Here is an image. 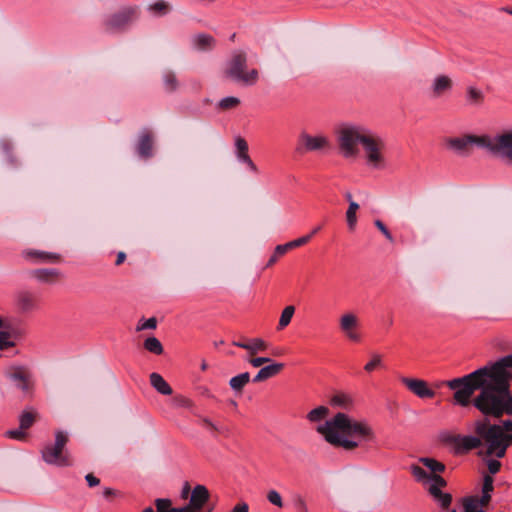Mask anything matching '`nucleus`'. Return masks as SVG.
Returning a JSON list of instances; mask_svg holds the SVG:
<instances>
[{
	"mask_svg": "<svg viewBox=\"0 0 512 512\" xmlns=\"http://www.w3.org/2000/svg\"><path fill=\"white\" fill-rule=\"evenodd\" d=\"M511 381L512 355H507L445 385L455 391V404L467 407L472 403L483 415L500 419L512 416Z\"/></svg>",
	"mask_w": 512,
	"mask_h": 512,
	"instance_id": "obj_1",
	"label": "nucleus"
},
{
	"mask_svg": "<svg viewBox=\"0 0 512 512\" xmlns=\"http://www.w3.org/2000/svg\"><path fill=\"white\" fill-rule=\"evenodd\" d=\"M324 440L335 448L347 452L367 449L377 442L373 425L366 419H357L338 412L316 428Z\"/></svg>",
	"mask_w": 512,
	"mask_h": 512,
	"instance_id": "obj_2",
	"label": "nucleus"
},
{
	"mask_svg": "<svg viewBox=\"0 0 512 512\" xmlns=\"http://www.w3.org/2000/svg\"><path fill=\"white\" fill-rule=\"evenodd\" d=\"M450 149L460 154H469L473 146L488 149L505 164L512 166V129L489 135H464L447 140Z\"/></svg>",
	"mask_w": 512,
	"mask_h": 512,
	"instance_id": "obj_3",
	"label": "nucleus"
},
{
	"mask_svg": "<svg viewBox=\"0 0 512 512\" xmlns=\"http://www.w3.org/2000/svg\"><path fill=\"white\" fill-rule=\"evenodd\" d=\"M475 433L484 438V449L478 452L481 458H503L512 445V434L503 432L499 424H492L488 420L476 421Z\"/></svg>",
	"mask_w": 512,
	"mask_h": 512,
	"instance_id": "obj_4",
	"label": "nucleus"
},
{
	"mask_svg": "<svg viewBox=\"0 0 512 512\" xmlns=\"http://www.w3.org/2000/svg\"><path fill=\"white\" fill-rule=\"evenodd\" d=\"M371 130L355 124H343L337 130V143L340 154L346 159L359 156V145L363 146Z\"/></svg>",
	"mask_w": 512,
	"mask_h": 512,
	"instance_id": "obj_5",
	"label": "nucleus"
},
{
	"mask_svg": "<svg viewBox=\"0 0 512 512\" xmlns=\"http://www.w3.org/2000/svg\"><path fill=\"white\" fill-rule=\"evenodd\" d=\"M362 158L366 167L373 171H384L389 167L388 144L379 134L371 131L362 146Z\"/></svg>",
	"mask_w": 512,
	"mask_h": 512,
	"instance_id": "obj_6",
	"label": "nucleus"
},
{
	"mask_svg": "<svg viewBox=\"0 0 512 512\" xmlns=\"http://www.w3.org/2000/svg\"><path fill=\"white\" fill-rule=\"evenodd\" d=\"M225 75L245 85H254L259 79L257 69L247 70V55L241 50H236L231 54L226 64Z\"/></svg>",
	"mask_w": 512,
	"mask_h": 512,
	"instance_id": "obj_7",
	"label": "nucleus"
},
{
	"mask_svg": "<svg viewBox=\"0 0 512 512\" xmlns=\"http://www.w3.org/2000/svg\"><path fill=\"white\" fill-rule=\"evenodd\" d=\"M209 499V491L203 485L194 487L190 504L183 508H173L172 502L169 499H156L155 506L156 512H197L199 511ZM142 512H155L152 507L145 508Z\"/></svg>",
	"mask_w": 512,
	"mask_h": 512,
	"instance_id": "obj_8",
	"label": "nucleus"
},
{
	"mask_svg": "<svg viewBox=\"0 0 512 512\" xmlns=\"http://www.w3.org/2000/svg\"><path fill=\"white\" fill-rule=\"evenodd\" d=\"M139 17L140 7L138 5H124L103 21V27L109 33L123 31L135 23Z\"/></svg>",
	"mask_w": 512,
	"mask_h": 512,
	"instance_id": "obj_9",
	"label": "nucleus"
},
{
	"mask_svg": "<svg viewBox=\"0 0 512 512\" xmlns=\"http://www.w3.org/2000/svg\"><path fill=\"white\" fill-rule=\"evenodd\" d=\"M67 442L68 436L64 432H56L55 443L53 445H47L42 450L43 460L48 464L60 467L72 465V458L65 449Z\"/></svg>",
	"mask_w": 512,
	"mask_h": 512,
	"instance_id": "obj_10",
	"label": "nucleus"
},
{
	"mask_svg": "<svg viewBox=\"0 0 512 512\" xmlns=\"http://www.w3.org/2000/svg\"><path fill=\"white\" fill-rule=\"evenodd\" d=\"M339 330L352 343H360L362 341L360 319L354 312H345L340 316Z\"/></svg>",
	"mask_w": 512,
	"mask_h": 512,
	"instance_id": "obj_11",
	"label": "nucleus"
},
{
	"mask_svg": "<svg viewBox=\"0 0 512 512\" xmlns=\"http://www.w3.org/2000/svg\"><path fill=\"white\" fill-rule=\"evenodd\" d=\"M5 375L23 394L30 395L33 390V380L30 370L25 366L14 365L5 371Z\"/></svg>",
	"mask_w": 512,
	"mask_h": 512,
	"instance_id": "obj_12",
	"label": "nucleus"
},
{
	"mask_svg": "<svg viewBox=\"0 0 512 512\" xmlns=\"http://www.w3.org/2000/svg\"><path fill=\"white\" fill-rule=\"evenodd\" d=\"M445 440L455 446L459 451L468 452L473 449H484V438L481 435H460L450 434L445 437Z\"/></svg>",
	"mask_w": 512,
	"mask_h": 512,
	"instance_id": "obj_13",
	"label": "nucleus"
},
{
	"mask_svg": "<svg viewBox=\"0 0 512 512\" xmlns=\"http://www.w3.org/2000/svg\"><path fill=\"white\" fill-rule=\"evenodd\" d=\"M454 88V80L447 74H437L430 82L428 92L432 99L449 95Z\"/></svg>",
	"mask_w": 512,
	"mask_h": 512,
	"instance_id": "obj_14",
	"label": "nucleus"
},
{
	"mask_svg": "<svg viewBox=\"0 0 512 512\" xmlns=\"http://www.w3.org/2000/svg\"><path fill=\"white\" fill-rule=\"evenodd\" d=\"M330 146L329 139L322 135H310L308 133H302L299 136V148L305 152L320 151Z\"/></svg>",
	"mask_w": 512,
	"mask_h": 512,
	"instance_id": "obj_15",
	"label": "nucleus"
},
{
	"mask_svg": "<svg viewBox=\"0 0 512 512\" xmlns=\"http://www.w3.org/2000/svg\"><path fill=\"white\" fill-rule=\"evenodd\" d=\"M447 485L445 479L441 476L432 478L427 490L433 499L443 508L446 509L451 505L452 496L449 493H443L441 489Z\"/></svg>",
	"mask_w": 512,
	"mask_h": 512,
	"instance_id": "obj_16",
	"label": "nucleus"
},
{
	"mask_svg": "<svg viewBox=\"0 0 512 512\" xmlns=\"http://www.w3.org/2000/svg\"><path fill=\"white\" fill-rule=\"evenodd\" d=\"M400 381L409 391L419 398H433L435 396V391L432 390L428 383L422 379L401 377Z\"/></svg>",
	"mask_w": 512,
	"mask_h": 512,
	"instance_id": "obj_17",
	"label": "nucleus"
},
{
	"mask_svg": "<svg viewBox=\"0 0 512 512\" xmlns=\"http://www.w3.org/2000/svg\"><path fill=\"white\" fill-rule=\"evenodd\" d=\"M14 302L16 308L23 313L32 312L37 309L38 301L36 295L29 290H19L15 293Z\"/></svg>",
	"mask_w": 512,
	"mask_h": 512,
	"instance_id": "obj_18",
	"label": "nucleus"
},
{
	"mask_svg": "<svg viewBox=\"0 0 512 512\" xmlns=\"http://www.w3.org/2000/svg\"><path fill=\"white\" fill-rule=\"evenodd\" d=\"M23 256L32 263H60L62 257L58 253L46 252L36 249H27L23 252Z\"/></svg>",
	"mask_w": 512,
	"mask_h": 512,
	"instance_id": "obj_19",
	"label": "nucleus"
},
{
	"mask_svg": "<svg viewBox=\"0 0 512 512\" xmlns=\"http://www.w3.org/2000/svg\"><path fill=\"white\" fill-rule=\"evenodd\" d=\"M19 338L17 327L9 320L0 328V350L15 346Z\"/></svg>",
	"mask_w": 512,
	"mask_h": 512,
	"instance_id": "obj_20",
	"label": "nucleus"
},
{
	"mask_svg": "<svg viewBox=\"0 0 512 512\" xmlns=\"http://www.w3.org/2000/svg\"><path fill=\"white\" fill-rule=\"evenodd\" d=\"M191 47L198 52H208L215 48L216 39L207 33H198L190 39Z\"/></svg>",
	"mask_w": 512,
	"mask_h": 512,
	"instance_id": "obj_21",
	"label": "nucleus"
},
{
	"mask_svg": "<svg viewBox=\"0 0 512 512\" xmlns=\"http://www.w3.org/2000/svg\"><path fill=\"white\" fill-rule=\"evenodd\" d=\"M234 346L245 349L250 356L267 351L269 345L261 338H252L244 341H233Z\"/></svg>",
	"mask_w": 512,
	"mask_h": 512,
	"instance_id": "obj_22",
	"label": "nucleus"
},
{
	"mask_svg": "<svg viewBox=\"0 0 512 512\" xmlns=\"http://www.w3.org/2000/svg\"><path fill=\"white\" fill-rule=\"evenodd\" d=\"M235 146L238 159L245 163L251 171L257 173L258 168L248 154V144L246 140L242 137L236 138Z\"/></svg>",
	"mask_w": 512,
	"mask_h": 512,
	"instance_id": "obj_23",
	"label": "nucleus"
},
{
	"mask_svg": "<svg viewBox=\"0 0 512 512\" xmlns=\"http://www.w3.org/2000/svg\"><path fill=\"white\" fill-rule=\"evenodd\" d=\"M32 276L42 283L55 284L61 279L62 274L57 269L41 268L34 270Z\"/></svg>",
	"mask_w": 512,
	"mask_h": 512,
	"instance_id": "obj_24",
	"label": "nucleus"
},
{
	"mask_svg": "<svg viewBox=\"0 0 512 512\" xmlns=\"http://www.w3.org/2000/svg\"><path fill=\"white\" fill-rule=\"evenodd\" d=\"M283 363H271L267 366L262 367L253 378L254 383L263 382L269 378L275 377L284 369Z\"/></svg>",
	"mask_w": 512,
	"mask_h": 512,
	"instance_id": "obj_25",
	"label": "nucleus"
},
{
	"mask_svg": "<svg viewBox=\"0 0 512 512\" xmlns=\"http://www.w3.org/2000/svg\"><path fill=\"white\" fill-rule=\"evenodd\" d=\"M150 384L158 393L162 395L172 394L171 386L159 373L153 372L150 374Z\"/></svg>",
	"mask_w": 512,
	"mask_h": 512,
	"instance_id": "obj_26",
	"label": "nucleus"
},
{
	"mask_svg": "<svg viewBox=\"0 0 512 512\" xmlns=\"http://www.w3.org/2000/svg\"><path fill=\"white\" fill-rule=\"evenodd\" d=\"M329 402L333 407L341 409H350L354 403L352 396L344 392L334 394Z\"/></svg>",
	"mask_w": 512,
	"mask_h": 512,
	"instance_id": "obj_27",
	"label": "nucleus"
},
{
	"mask_svg": "<svg viewBox=\"0 0 512 512\" xmlns=\"http://www.w3.org/2000/svg\"><path fill=\"white\" fill-rule=\"evenodd\" d=\"M494 490V480L493 477L489 474H485L483 476V484H482V495L481 502L482 505H488L491 501V493Z\"/></svg>",
	"mask_w": 512,
	"mask_h": 512,
	"instance_id": "obj_28",
	"label": "nucleus"
},
{
	"mask_svg": "<svg viewBox=\"0 0 512 512\" xmlns=\"http://www.w3.org/2000/svg\"><path fill=\"white\" fill-rule=\"evenodd\" d=\"M484 101V94L482 90L474 87L469 86L466 89V102L470 106H479Z\"/></svg>",
	"mask_w": 512,
	"mask_h": 512,
	"instance_id": "obj_29",
	"label": "nucleus"
},
{
	"mask_svg": "<svg viewBox=\"0 0 512 512\" xmlns=\"http://www.w3.org/2000/svg\"><path fill=\"white\" fill-rule=\"evenodd\" d=\"M250 382V374L244 372L232 377L229 381V385L232 390L237 393H241L243 388Z\"/></svg>",
	"mask_w": 512,
	"mask_h": 512,
	"instance_id": "obj_30",
	"label": "nucleus"
},
{
	"mask_svg": "<svg viewBox=\"0 0 512 512\" xmlns=\"http://www.w3.org/2000/svg\"><path fill=\"white\" fill-rule=\"evenodd\" d=\"M138 153L144 158L152 155V138L149 133L141 135L138 143Z\"/></svg>",
	"mask_w": 512,
	"mask_h": 512,
	"instance_id": "obj_31",
	"label": "nucleus"
},
{
	"mask_svg": "<svg viewBox=\"0 0 512 512\" xmlns=\"http://www.w3.org/2000/svg\"><path fill=\"white\" fill-rule=\"evenodd\" d=\"M147 10L155 16H164L171 11V5L164 0H159L150 4Z\"/></svg>",
	"mask_w": 512,
	"mask_h": 512,
	"instance_id": "obj_32",
	"label": "nucleus"
},
{
	"mask_svg": "<svg viewBox=\"0 0 512 512\" xmlns=\"http://www.w3.org/2000/svg\"><path fill=\"white\" fill-rule=\"evenodd\" d=\"M358 209H359V205L354 201H350L349 207L346 211V220H347L348 228L350 231L355 230V227L357 224L356 213H357Z\"/></svg>",
	"mask_w": 512,
	"mask_h": 512,
	"instance_id": "obj_33",
	"label": "nucleus"
},
{
	"mask_svg": "<svg viewBox=\"0 0 512 512\" xmlns=\"http://www.w3.org/2000/svg\"><path fill=\"white\" fill-rule=\"evenodd\" d=\"M295 313V307L292 305L286 306L280 316L279 323H278V330H283L285 327H287L291 319Z\"/></svg>",
	"mask_w": 512,
	"mask_h": 512,
	"instance_id": "obj_34",
	"label": "nucleus"
},
{
	"mask_svg": "<svg viewBox=\"0 0 512 512\" xmlns=\"http://www.w3.org/2000/svg\"><path fill=\"white\" fill-rule=\"evenodd\" d=\"M412 474L418 480L427 484V487L432 483V478L438 476L437 474H429L420 466H412Z\"/></svg>",
	"mask_w": 512,
	"mask_h": 512,
	"instance_id": "obj_35",
	"label": "nucleus"
},
{
	"mask_svg": "<svg viewBox=\"0 0 512 512\" xmlns=\"http://www.w3.org/2000/svg\"><path fill=\"white\" fill-rule=\"evenodd\" d=\"M144 348L155 355H161L163 353V346L156 337H148L144 341Z\"/></svg>",
	"mask_w": 512,
	"mask_h": 512,
	"instance_id": "obj_36",
	"label": "nucleus"
},
{
	"mask_svg": "<svg viewBox=\"0 0 512 512\" xmlns=\"http://www.w3.org/2000/svg\"><path fill=\"white\" fill-rule=\"evenodd\" d=\"M328 414H329V409L327 407L319 406V407L312 409L307 414V419L310 422H319V421H322L324 418H326V416H328Z\"/></svg>",
	"mask_w": 512,
	"mask_h": 512,
	"instance_id": "obj_37",
	"label": "nucleus"
},
{
	"mask_svg": "<svg viewBox=\"0 0 512 512\" xmlns=\"http://www.w3.org/2000/svg\"><path fill=\"white\" fill-rule=\"evenodd\" d=\"M420 462L430 470L431 473H441L445 470V465L433 458H421Z\"/></svg>",
	"mask_w": 512,
	"mask_h": 512,
	"instance_id": "obj_38",
	"label": "nucleus"
},
{
	"mask_svg": "<svg viewBox=\"0 0 512 512\" xmlns=\"http://www.w3.org/2000/svg\"><path fill=\"white\" fill-rule=\"evenodd\" d=\"M36 418H37L36 412L24 411L21 414L20 419H19L21 429L26 430V429L30 428L34 424Z\"/></svg>",
	"mask_w": 512,
	"mask_h": 512,
	"instance_id": "obj_39",
	"label": "nucleus"
},
{
	"mask_svg": "<svg viewBox=\"0 0 512 512\" xmlns=\"http://www.w3.org/2000/svg\"><path fill=\"white\" fill-rule=\"evenodd\" d=\"M382 364V356L378 353H374L372 354L371 359L365 364L364 370L367 373H372L376 369L382 367Z\"/></svg>",
	"mask_w": 512,
	"mask_h": 512,
	"instance_id": "obj_40",
	"label": "nucleus"
},
{
	"mask_svg": "<svg viewBox=\"0 0 512 512\" xmlns=\"http://www.w3.org/2000/svg\"><path fill=\"white\" fill-rule=\"evenodd\" d=\"M239 104H240L239 98L230 96V97H226V98H223L222 100H220V102L218 103V107L221 110L226 111V110L236 108Z\"/></svg>",
	"mask_w": 512,
	"mask_h": 512,
	"instance_id": "obj_41",
	"label": "nucleus"
},
{
	"mask_svg": "<svg viewBox=\"0 0 512 512\" xmlns=\"http://www.w3.org/2000/svg\"><path fill=\"white\" fill-rule=\"evenodd\" d=\"M164 85L167 91H174L178 87L176 75L173 72L164 74Z\"/></svg>",
	"mask_w": 512,
	"mask_h": 512,
	"instance_id": "obj_42",
	"label": "nucleus"
},
{
	"mask_svg": "<svg viewBox=\"0 0 512 512\" xmlns=\"http://www.w3.org/2000/svg\"><path fill=\"white\" fill-rule=\"evenodd\" d=\"M483 459L486 460L487 469L490 473L489 475L497 474L500 471L502 465L498 460L499 458L493 459V457H485Z\"/></svg>",
	"mask_w": 512,
	"mask_h": 512,
	"instance_id": "obj_43",
	"label": "nucleus"
},
{
	"mask_svg": "<svg viewBox=\"0 0 512 512\" xmlns=\"http://www.w3.org/2000/svg\"><path fill=\"white\" fill-rule=\"evenodd\" d=\"M266 497H267V500L269 501V503H271L272 505H274L278 508H282L284 506L282 497L278 491L269 490L267 492Z\"/></svg>",
	"mask_w": 512,
	"mask_h": 512,
	"instance_id": "obj_44",
	"label": "nucleus"
},
{
	"mask_svg": "<svg viewBox=\"0 0 512 512\" xmlns=\"http://www.w3.org/2000/svg\"><path fill=\"white\" fill-rule=\"evenodd\" d=\"M172 402L175 407L191 408L193 406V401L183 395L174 396Z\"/></svg>",
	"mask_w": 512,
	"mask_h": 512,
	"instance_id": "obj_45",
	"label": "nucleus"
},
{
	"mask_svg": "<svg viewBox=\"0 0 512 512\" xmlns=\"http://www.w3.org/2000/svg\"><path fill=\"white\" fill-rule=\"evenodd\" d=\"M157 326L156 318L151 317L147 320L141 319L137 325V330L155 329Z\"/></svg>",
	"mask_w": 512,
	"mask_h": 512,
	"instance_id": "obj_46",
	"label": "nucleus"
},
{
	"mask_svg": "<svg viewBox=\"0 0 512 512\" xmlns=\"http://www.w3.org/2000/svg\"><path fill=\"white\" fill-rule=\"evenodd\" d=\"M294 505L297 512H310L306 500L301 495L295 497Z\"/></svg>",
	"mask_w": 512,
	"mask_h": 512,
	"instance_id": "obj_47",
	"label": "nucleus"
},
{
	"mask_svg": "<svg viewBox=\"0 0 512 512\" xmlns=\"http://www.w3.org/2000/svg\"><path fill=\"white\" fill-rule=\"evenodd\" d=\"M310 240H311V235H305V236H302L295 240H292V241L288 242L287 244L290 249H294V248H297V247L307 244Z\"/></svg>",
	"mask_w": 512,
	"mask_h": 512,
	"instance_id": "obj_48",
	"label": "nucleus"
},
{
	"mask_svg": "<svg viewBox=\"0 0 512 512\" xmlns=\"http://www.w3.org/2000/svg\"><path fill=\"white\" fill-rule=\"evenodd\" d=\"M6 435H7V437H9L11 439H16V440H24L27 436L25 430L21 429V427H19V429L7 431Z\"/></svg>",
	"mask_w": 512,
	"mask_h": 512,
	"instance_id": "obj_49",
	"label": "nucleus"
},
{
	"mask_svg": "<svg viewBox=\"0 0 512 512\" xmlns=\"http://www.w3.org/2000/svg\"><path fill=\"white\" fill-rule=\"evenodd\" d=\"M374 224L382 232V234L386 237L387 240L393 242L394 239L392 234L381 220H375Z\"/></svg>",
	"mask_w": 512,
	"mask_h": 512,
	"instance_id": "obj_50",
	"label": "nucleus"
},
{
	"mask_svg": "<svg viewBox=\"0 0 512 512\" xmlns=\"http://www.w3.org/2000/svg\"><path fill=\"white\" fill-rule=\"evenodd\" d=\"M248 362L255 368L261 367L263 364L270 363L271 359L267 357H253L248 360Z\"/></svg>",
	"mask_w": 512,
	"mask_h": 512,
	"instance_id": "obj_51",
	"label": "nucleus"
},
{
	"mask_svg": "<svg viewBox=\"0 0 512 512\" xmlns=\"http://www.w3.org/2000/svg\"><path fill=\"white\" fill-rule=\"evenodd\" d=\"M289 250H291V249L289 248L287 243L281 244V245H277L275 247L274 254L280 258L284 254H286Z\"/></svg>",
	"mask_w": 512,
	"mask_h": 512,
	"instance_id": "obj_52",
	"label": "nucleus"
},
{
	"mask_svg": "<svg viewBox=\"0 0 512 512\" xmlns=\"http://www.w3.org/2000/svg\"><path fill=\"white\" fill-rule=\"evenodd\" d=\"M86 481L90 487L97 486L100 482L99 479L95 477L93 474H87Z\"/></svg>",
	"mask_w": 512,
	"mask_h": 512,
	"instance_id": "obj_53",
	"label": "nucleus"
},
{
	"mask_svg": "<svg viewBox=\"0 0 512 512\" xmlns=\"http://www.w3.org/2000/svg\"><path fill=\"white\" fill-rule=\"evenodd\" d=\"M500 427H502L503 432H505V433L512 432V420L511 419L504 420L502 422V424L500 425Z\"/></svg>",
	"mask_w": 512,
	"mask_h": 512,
	"instance_id": "obj_54",
	"label": "nucleus"
},
{
	"mask_svg": "<svg viewBox=\"0 0 512 512\" xmlns=\"http://www.w3.org/2000/svg\"><path fill=\"white\" fill-rule=\"evenodd\" d=\"M125 259H126V254L124 252H119L117 254V259H116L115 264L117 266H119V265H121L125 261Z\"/></svg>",
	"mask_w": 512,
	"mask_h": 512,
	"instance_id": "obj_55",
	"label": "nucleus"
},
{
	"mask_svg": "<svg viewBox=\"0 0 512 512\" xmlns=\"http://www.w3.org/2000/svg\"><path fill=\"white\" fill-rule=\"evenodd\" d=\"M203 425L210 430H216L215 425L209 419H203Z\"/></svg>",
	"mask_w": 512,
	"mask_h": 512,
	"instance_id": "obj_56",
	"label": "nucleus"
},
{
	"mask_svg": "<svg viewBox=\"0 0 512 512\" xmlns=\"http://www.w3.org/2000/svg\"><path fill=\"white\" fill-rule=\"evenodd\" d=\"M279 257L276 256L274 253L273 255L270 257V259L268 260L267 262V267H271L272 265H274L277 261H278Z\"/></svg>",
	"mask_w": 512,
	"mask_h": 512,
	"instance_id": "obj_57",
	"label": "nucleus"
},
{
	"mask_svg": "<svg viewBox=\"0 0 512 512\" xmlns=\"http://www.w3.org/2000/svg\"><path fill=\"white\" fill-rule=\"evenodd\" d=\"M189 492H190V486L188 485V483H186L182 490V497L187 498Z\"/></svg>",
	"mask_w": 512,
	"mask_h": 512,
	"instance_id": "obj_58",
	"label": "nucleus"
},
{
	"mask_svg": "<svg viewBox=\"0 0 512 512\" xmlns=\"http://www.w3.org/2000/svg\"><path fill=\"white\" fill-rule=\"evenodd\" d=\"M321 226H316L315 228L312 229V231L308 234V235H311V238L316 235L320 230H321Z\"/></svg>",
	"mask_w": 512,
	"mask_h": 512,
	"instance_id": "obj_59",
	"label": "nucleus"
},
{
	"mask_svg": "<svg viewBox=\"0 0 512 512\" xmlns=\"http://www.w3.org/2000/svg\"><path fill=\"white\" fill-rule=\"evenodd\" d=\"M112 494H113V490H112V489H110V488H106V489L104 490V496H105V497H109V496H111Z\"/></svg>",
	"mask_w": 512,
	"mask_h": 512,
	"instance_id": "obj_60",
	"label": "nucleus"
},
{
	"mask_svg": "<svg viewBox=\"0 0 512 512\" xmlns=\"http://www.w3.org/2000/svg\"><path fill=\"white\" fill-rule=\"evenodd\" d=\"M7 321H9V319H4V318H2V317L0 316V328H1V327H3V325H4Z\"/></svg>",
	"mask_w": 512,
	"mask_h": 512,
	"instance_id": "obj_61",
	"label": "nucleus"
},
{
	"mask_svg": "<svg viewBox=\"0 0 512 512\" xmlns=\"http://www.w3.org/2000/svg\"><path fill=\"white\" fill-rule=\"evenodd\" d=\"M207 368H208V364L205 361H203L201 364V370L205 371Z\"/></svg>",
	"mask_w": 512,
	"mask_h": 512,
	"instance_id": "obj_62",
	"label": "nucleus"
},
{
	"mask_svg": "<svg viewBox=\"0 0 512 512\" xmlns=\"http://www.w3.org/2000/svg\"><path fill=\"white\" fill-rule=\"evenodd\" d=\"M272 354H273L274 356H279V355H281V352H280V351H274Z\"/></svg>",
	"mask_w": 512,
	"mask_h": 512,
	"instance_id": "obj_63",
	"label": "nucleus"
},
{
	"mask_svg": "<svg viewBox=\"0 0 512 512\" xmlns=\"http://www.w3.org/2000/svg\"><path fill=\"white\" fill-rule=\"evenodd\" d=\"M346 198L349 200V202H350V201H352V200H351V194H350V193H348V194L346 195Z\"/></svg>",
	"mask_w": 512,
	"mask_h": 512,
	"instance_id": "obj_64",
	"label": "nucleus"
}]
</instances>
